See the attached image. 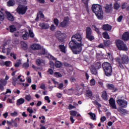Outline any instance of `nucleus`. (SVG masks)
<instances>
[{
    "label": "nucleus",
    "mask_w": 129,
    "mask_h": 129,
    "mask_svg": "<svg viewBox=\"0 0 129 129\" xmlns=\"http://www.w3.org/2000/svg\"><path fill=\"white\" fill-rule=\"evenodd\" d=\"M74 54H80L81 52V35L76 34L72 37V41L69 44Z\"/></svg>",
    "instance_id": "nucleus-1"
},
{
    "label": "nucleus",
    "mask_w": 129,
    "mask_h": 129,
    "mask_svg": "<svg viewBox=\"0 0 129 129\" xmlns=\"http://www.w3.org/2000/svg\"><path fill=\"white\" fill-rule=\"evenodd\" d=\"M92 10L97 19L99 20H102L103 19V11H102V7L100 5L95 4L92 6Z\"/></svg>",
    "instance_id": "nucleus-2"
},
{
    "label": "nucleus",
    "mask_w": 129,
    "mask_h": 129,
    "mask_svg": "<svg viewBox=\"0 0 129 129\" xmlns=\"http://www.w3.org/2000/svg\"><path fill=\"white\" fill-rule=\"evenodd\" d=\"M102 67L106 76H111L112 74V67L111 64L107 62H105L102 64Z\"/></svg>",
    "instance_id": "nucleus-3"
},
{
    "label": "nucleus",
    "mask_w": 129,
    "mask_h": 129,
    "mask_svg": "<svg viewBox=\"0 0 129 129\" xmlns=\"http://www.w3.org/2000/svg\"><path fill=\"white\" fill-rule=\"evenodd\" d=\"M115 45L118 50L119 51H128V48L124 42L123 41L121 40L120 39H116L115 40Z\"/></svg>",
    "instance_id": "nucleus-4"
},
{
    "label": "nucleus",
    "mask_w": 129,
    "mask_h": 129,
    "mask_svg": "<svg viewBox=\"0 0 129 129\" xmlns=\"http://www.w3.org/2000/svg\"><path fill=\"white\" fill-rule=\"evenodd\" d=\"M102 66H101V62L100 61H97L93 64H92L90 67V70L91 74L93 75H97V70H99V69L101 68Z\"/></svg>",
    "instance_id": "nucleus-5"
},
{
    "label": "nucleus",
    "mask_w": 129,
    "mask_h": 129,
    "mask_svg": "<svg viewBox=\"0 0 129 129\" xmlns=\"http://www.w3.org/2000/svg\"><path fill=\"white\" fill-rule=\"evenodd\" d=\"M86 38L89 41H93L95 38L93 35H92V30L90 27H88L86 29Z\"/></svg>",
    "instance_id": "nucleus-6"
},
{
    "label": "nucleus",
    "mask_w": 129,
    "mask_h": 129,
    "mask_svg": "<svg viewBox=\"0 0 129 129\" xmlns=\"http://www.w3.org/2000/svg\"><path fill=\"white\" fill-rule=\"evenodd\" d=\"M116 102L117 104H118V105L121 107L125 108V107L127 106V101L124 99H119L116 100Z\"/></svg>",
    "instance_id": "nucleus-7"
},
{
    "label": "nucleus",
    "mask_w": 129,
    "mask_h": 129,
    "mask_svg": "<svg viewBox=\"0 0 129 129\" xmlns=\"http://www.w3.org/2000/svg\"><path fill=\"white\" fill-rule=\"evenodd\" d=\"M27 6H23V5H19L18 8H17V12L19 14H21L22 15H24L26 14V12H27Z\"/></svg>",
    "instance_id": "nucleus-8"
},
{
    "label": "nucleus",
    "mask_w": 129,
    "mask_h": 129,
    "mask_svg": "<svg viewBox=\"0 0 129 129\" xmlns=\"http://www.w3.org/2000/svg\"><path fill=\"white\" fill-rule=\"evenodd\" d=\"M55 36L59 42H63L65 39V34L61 33V31H56L55 32Z\"/></svg>",
    "instance_id": "nucleus-9"
},
{
    "label": "nucleus",
    "mask_w": 129,
    "mask_h": 129,
    "mask_svg": "<svg viewBox=\"0 0 129 129\" xmlns=\"http://www.w3.org/2000/svg\"><path fill=\"white\" fill-rule=\"evenodd\" d=\"M42 50V52L41 53V55H44L46 58L50 59L51 60H53L54 61H56V60H57V58L54 57V56L50 54V53L47 52L45 49L43 48Z\"/></svg>",
    "instance_id": "nucleus-10"
},
{
    "label": "nucleus",
    "mask_w": 129,
    "mask_h": 129,
    "mask_svg": "<svg viewBox=\"0 0 129 129\" xmlns=\"http://www.w3.org/2000/svg\"><path fill=\"white\" fill-rule=\"evenodd\" d=\"M106 86L109 90H112V92H117L118 91V88L115 87L114 85L112 84H107Z\"/></svg>",
    "instance_id": "nucleus-11"
},
{
    "label": "nucleus",
    "mask_w": 129,
    "mask_h": 129,
    "mask_svg": "<svg viewBox=\"0 0 129 129\" xmlns=\"http://www.w3.org/2000/svg\"><path fill=\"white\" fill-rule=\"evenodd\" d=\"M120 58L122 62V64H128L129 59L128 56L126 54H122L120 55Z\"/></svg>",
    "instance_id": "nucleus-12"
},
{
    "label": "nucleus",
    "mask_w": 129,
    "mask_h": 129,
    "mask_svg": "<svg viewBox=\"0 0 129 129\" xmlns=\"http://www.w3.org/2000/svg\"><path fill=\"white\" fill-rule=\"evenodd\" d=\"M109 103L111 106V107L113 108V109H117V108L116 107V105L115 104V100L113 98H110L109 100Z\"/></svg>",
    "instance_id": "nucleus-13"
},
{
    "label": "nucleus",
    "mask_w": 129,
    "mask_h": 129,
    "mask_svg": "<svg viewBox=\"0 0 129 129\" xmlns=\"http://www.w3.org/2000/svg\"><path fill=\"white\" fill-rule=\"evenodd\" d=\"M7 83H8V82L6 81L5 79H1L0 80V89L2 91L4 90L5 88H4V86H6L7 85Z\"/></svg>",
    "instance_id": "nucleus-14"
},
{
    "label": "nucleus",
    "mask_w": 129,
    "mask_h": 129,
    "mask_svg": "<svg viewBox=\"0 0 129 129\" xmlns=\"http://www.w3.org/2000/svg\"><path fill=\"white\" fill-rule=\"evenodd\" d=\"M102 29L103 31H108V32H110L111 31V29H112V26L109 24H104L102 26Z\"/></svg>",
    "instance_id": "nucleus-15"
},
{
    "label": "nucleus",
    "mask_w": 129,
    "mask_h": 129,
    "mask_svg": "<svg viewBox=\"0 0 129 129\" xmlns=\"http://www.w3.org/2000/svg\"><path fill=\"white\" fill-rule=\"evenodd\" d=\"M68 22H69V18L68 17H64L63 22L60 24V27H66L67 24H68Z\"/></svg>",
    "instance_id": "nucleus-16"
},
{
    "label": "nucleus",
    "mask_w": 129,
    "mask_h": 129,
    "mask_svg": "<svg viewBox=\"0 0 129 129\" xmlns=\"http://www.w3.org/2000/svg\"><path fill=\"white\" fill-rule=\"evenodd\" d=\"M30 47L32 50H40L42 48V46L40 44L34 43L31 45Z\"/></svg>",
    "instance_id": "nucleus-17"
},
{
    "label": "nucleus",
    "mask_w": 129,
    "mask_h": 129,
    "mask_svg": "<svg viewBox=\"0 0 129 129\" xmlns=\"http://www.w3.org/2000/svg\"><path fill=\"white\" fill-rule=\"evenodd\" d=\"M115 61L119 64V67L121 68V69H123L124 68V67H123V65L122 64V62L121 61V59L119 57H116L115 58Z\"/></svg>",
    "instance_id": "nucleus-18"
},
{
    "label": "nucleus",
    "mask_w": 129,
    "mask_h": 129,
    "mask_svg": "<svg viewBox=\"0 0 129 129\" xmlns=\"http://www.w3.org/2000/svg\"><path fill=\"white\" fill-rule=\"evenodd\" d=\"M105 12L108 14H110V13H112V6L109 5H106L105 7Z\"/></svg>",
    "instance_id": "nucleus-19"
},
{
    "label": "nucleus",
    "mask_w": 129,
    "mask_h": 129,
    "mask_svg": "<svg viewBox=\"0 0 129 129\" xmlns=\"http://www.w3.org/2000/svg\"><path fill=\"white\" fill-rule=\"evenodd\" d=\"M82 3L84 4V8H85L87 13H89V8L88 7V3H89V0H82Z\"/></svg>",
    "instance_id": "nucleus-20"
},
{
    "label": "nucleus",
    "mask_w": 129,
    "mask_h": 129,
    "mask_svg": "<svg viewBox=\"0 0 129 129\" xmlns=\"http://www.w3.org/2000/svg\"><path fill=\"white\" fill-rule=\"evenodd\" d=\"M122 39L123 41H128L129 40V32H125L122 36Z\"/></svg>",
    "instance_id": "nucleus-21"
},
{
    "label": "nucleus",
    "mask_w": 129,
    "mask_h": 129,
    "mask_svg": "<svg viewBox=\"0 0 129 129\" xmlns=\"http://www.w3.org/2000/svg\"><path fill=\"white\" fill-rule=\"evenodd\" d=\"M5 13L6 14L7 18L9 21H14V16H13V15H12L10 12L7 11Z\"/></svg>",
    "instance_id": "nucleus-22"
},
{
    "label": "nucleus",
    "mask_w": 129,
    "mask_h": 129,
    "mask_svg": "<svg viewBox=\"0 0 129 129\" xmlns=\"http://www.w3.org/2000/svg\"><path fill=\"white\" fill-rule=\"evenodd\" d=\"M101 97L102 99L105 100V101H107V100H108V98H107V92H106V91H103L102 92Z\"/></svg>",
    "instance_id": "nucleus-23"
},
{
    "label": "nucleus",
    "mask_w": 129,
    "mask_h": 129,
    "mask_svg": "<svg viewBox=\"0 0 129 129\" xmlns=\"http://www.w3.org/2000/svg\"><path fill=\"white\" fill-rule=\"evenodd\" d=\"M39 27H41L42 29H49V26L47 23H40L39 24Z\"/></svg>",
    "instance_id": "nucleus-24"
},
{
    "label": "nucleus",
    "mask_w": 129,
    "mask_h": 129,
    "mask_svg": "<svg viewBox=\"0 0 129 129\" xmlns=\"http://www.w3.org/2000/svg\"><path fill=\"white\" fill-rule=\"evenodd\" d=\"M89 115L90 116V118L92 119V120H96V115L94 113L89 112L88 113Z\"/></svg>",
    "instance_id": "nucleus-25"
},
{
    "label": "nucleus",
    "mask_w": 129,
    "mask_h": 129,
    "mask_svg": "<svg viewBox=\"0 0 129 129\" xmlns=\"http://www.w3.org/2000/svg\"><path fill=\"white\" fill-rule=\"evenodd\" d=\"M86 95H87V96H88V97H92L93 95L92 94V91L90 90V89H89V88H87L86 90Z\"/></svg>",
    "instance_id": "nucleus-26"
},
{
    "label": "nucleus",
    "mask_w": 129,
    "mask_h": 129,
    "mask_svg": "<svg viewBox=\"0 0 129 129\" xmlns=\"http://www.w3.org/2000/svg\"><path fill=\"white\" fill-rule=\"evenodd\" d=\"M25 102V99L24 98H20L18 99L17 101V105H21Z\"/></svg>",
    "instance_id": "nucleus-27"
},
{
    "label": "nucleus",
    "mask_w": 129,
    "mask_h": 129,
    "mask_svg": "<svg viewBox=\"0 0 129 129\" xmlns=\"http://www.w3.org/2000/svg\"><path fill=\"white\" fill-rule=\"evenodd\" d=\"M21 48H22L23 50H27V49H28V45L26 42L22 41L21 42Z\"/></svg>",
    "instance_id": "nucleus-28"
},
{
    "label": "nucleus",
    "mask_w": 129,
    "mask_h": 129,
    "mask_svg": "<svg viewBox=\"0 0 129 129\" xmlns=\"http://www.w3.org/2000/svg\"><path fill=\"white\" fill-rule=\"evenodd\" d=\"M102 35L104 39H107L108 40H109V39H110V37H109L108 33L107 31L103 32Z\"/></svg>",
    "instance_id": "nucleus-29"
},
{
    "label": "nucleus",
    "mask_w": 129,
    "mask_h": 129,
    "mask_svg": "<svg viewBox=\"0 0 129 129\" xmlns=\"http://www.w3.org/2000/svg\"><path fill=\"white\" fill-rule=\"evenodd\" d=\"M9 29L10 30V32L11 33H14V32H16V31H17V28H16V26H15V25L10 26Z\"/></svg>",
    "instance_id": "nucleus-30"
},
{
    "label": "nucleus",
    "mask_w": 129,
    "mask_h": 129,
    "mask_svg": "<svg viewBox=\"0 0 129 129\" xmlns=\"http://www.w3.org/2000/svg\"><path fill=\"white\" fill-rule=\"evenodd\" d=\"M104 45L106 47H109V45L111 44L110 40H103Z\"/></svg>",
    "instance_id": "nucleus-31"
},
{
    "label": "nucleus",
    "mask_w": 129,
    "mask_h": 129,
    "mask_svg": "<svg viewBox=\"0 0 129 129\" xmlns=\"http://www.w3.org/2000/svg\"><path fill=\"white\" fill-rule=\"evenodd\" d=\"M36 63L37 65H38V66H40L41 64H44V63H45V61L43 59H36Z\"/></svg>",
    "instance_id": "nucleus-32"
},
{
    "label": "nucleus",
    "mask_w": 129,
    "mask_h": 129,
    "mask_svg": "<svg viewBox=\"0 0 129 129\" xmlns=\"http://www.w3.org/2000/svg\"><path fill=\"white\" fill-rule=\"evenodd\" d=\"M15 4H16L15 0H10L7 3L8 7H13L15 6Z\"/></svg>",
    "instance_id": "nucleus-33"
},
{
    "label": "nucleus",
    "mask_w": 129,
    "mask_h": 129,
    "mask_svg": "<svg viewBox=\"0 0 129 129\" xmlns=\"http://www.w3.org/2000/svg\"><path fill=\"white\" fill-rule=\"evenodd\" d=\"M22 38L24 40H28L29 39V34L27 32H25L23 35H22Z\"/></svg>",
    "instance_id": "nucleus-34"
},
{
    "label": "nucleus",
    "mask_w": 129,
    "mask_h": 129,
    "mask_svg": "<svg viewBox=\"0 0 129 129\" xmlns=\"http://www.w3.org/2000/svg\"><path fill=\"white\" fill-rule=\"evenodd\" d=\"M59 48L60 49V51L62 52V53H66V47L63 45H61L59 46Z\"/></svg>",
    "instance_id": "nucleus-35"
},
{
    "label": "nucleus",
    "mask_w": 129,
    "mask_h": 129,
    "mask_svg": "<svg viewBox=\"0 0 129 129\" xmlns=\"http://www.w3.org/2000/svg\"><path fill=\"white\" fill-rule=\"evenodd\" d=\"M55 66L56 67V68H60V67L62 66L61 61L58 60L56 61L55 62Z\"/></svg>",
    "instance_id": "nucleus-36"
},
{
    "label": "nucleus",
    "mask_w": 129,
    "mask_h": 129,
    "mask_svg": "<svg viewBox=\"0 0 129 129\" xmlns=\"http://www.w3.org/2000/svg\"><path fill=\"white\" fill-rule=\"evenodd\" d=\"M18 4H21V5H27V1L26 0H16Z\"/></svg>",
    "instance_id": "nucleus-37"
},
{
    "label": "nucleus",
    "mask_w": 129,
    "mask_h": 129,
    "mask_svg": "<svg viewBox=\"0 0 129 129\" xmlns=\"http://www.w3.org/2000/svg\"><path fill=\"white\" fill-rule=\"evenodd\" d=\"M93 103L95 105H97V106L98 107V110H100V109L99 108V107H101V104H99L98 101H97V100H95L93 101Z\"/></svg>",
    "instance_id": "nucleus-38"
},
{
    "label": "nucleus",
    "mask_w": 129,
    "mask_h": 129,
    "mask_svg": "<svg viewBox=\"0 0 129 129\" xmlns=\"http://www.w3.org/2000/svg\"><path fill=\"white\" fill-rule=\"evenodd\" d=\"M92 27H94V29L95 32L98 34V35H100V30L95 25H92Z\"/></svg>",
    "instance_id": "nucleus-39"
},
{
    "label": "nucleus",
    "mask_w": 129,
    "mask_h": 129,
    "mask_svg": "<svg viewBox=\"0 0 129 129\" xmlns=\"http://www.w3.org/2000/svg\"><path fill=\"white\" fill-rule=\"evenodd\" d=\"M119 112H120V113H121L122 114H123V113H126V109H123L122 108H120L119 110H118Z\"/></svg>",
    "instance_id": "nucleus-40"
},
{
    "label": "nucleus",
    "mask_w": 129,
    "mask_h": 129,
    "mask_svg": "<svg viewBox=\"0 0 129 129\" xmlns=\"http://www.w3.org/2000/svg\"><path fill=\"white\" fill-rule=\"evenodd\" d=\"M71 115L72 116H76L77 115V112L74 110H72L70 111Z\"/></svg>",
    "instance_id": "nucleus-41"
},
{
    "label": "nucleus",
    "mask_w": 129,
    "mask_h": 129,
    "mask_svg": "<svg viewBox=\"0 0 129 129\" xmlns=\"http://www.w3.org/2000/svg\"><path fill=\"white\" fill-rule=\"evenodd\" d=\"M25 99L26 100H27V101H30L31 99H32V97H31L30 95H26L25 97Z\"/></svg>",
    "instance_id": "nucleus-42"
},
{
    "label": "nucleus",
    "mask_w": 129,
    "mask_h": 129,
    "mask_svg": "<svg viewBox=\"0 0 129 129\" xmlns=\"http://www.w3.org/2000/svg\"><path fill=\"white\" fill-rule=\"evenodd\" d=\"M0 20L1 21H4L5 20V15L2 11H0Z\"/></svg>",
    "instance_id": "nucleus-43"
},
{
    "label": "nucleus",
    "mask_w": 129,
    "mask_h": 129,
    "mask_svg": "<svg viewBox=\"0 0 129 129\" xmlns=\"http://www.w3.org/2000/svg\"><path fill=\"white\" fill-rule=\"evenodd\" d=\"M17 81H18V79L17 78H13V82H12V84L14 86H16L17 84Z\"/></svg>",
    "instance_id": "nucleus-44"
},
{
    "label": "nucleus",
    "mask_w": 129,
    "mask_h": 129,
    "mask_svg": "<svg viewBox=\"0 0 129 129\" xmlns=\"http://www.w3.org/2000/svg\"><path fill=\"white\" fill-rule=\"evenodd\" d=\"M90 84L91 86L95 85V80L94 79H92L90 81Z\"/></svg>",
    "instance_id": "nucleus-45"
},
{
    "label": "nucleus",
    "mask_w": 129,
    "mask_h": 129,
    "mask_svg": "<svg viewBox=\"0 0 129 129\" xmlns=\"http://www.w3.org/2000/svg\"><path fill=\"white\" fill-rule=\"evenodd\" d=\"M119 8H120V6H119V4H118V3L114 4V9L115 10H118Z\"/></svg>",
    "instance_id": "nucleus-46"
},
{
    "label": "nucleus",
    "mask_w": 129,
    "mask_h": 129,
    "mask_svg": "<svg viewBox=\"0 0 129 129\" xmlns=\"http://www.w3.org/2000/svg\"><path fill=\"white\" fill-rule=\"evenodd\" d=\"M22 64V61L19 60L17 61V62L15 64V67H19Z\"/></svg>",
    "instance_id": "nucleus-47"
},
{
    "label": "nucleus",
    "mask_w": 129,
    "mask_h": 129,
    "mask_svg": "<svg viewBox=\"0 0 129 129\" xmlns=\"http://www.w3.org/2000/svg\"><path fill=\"white\" fill-rule=\"evenodd\" d=\"M73 92H74V90H73V89H69L68 90V93L69 95H71L73 94Z\"/></svg>",
    "instance_id": "nucleus-48"
},
{
    "label": "nucleus",
    "mask_w": 129,
    "mask_h": 129,
    "mask_svg": "<svg viewBox=\"0 0 129 129\" xmlns=\"http://www.w3.org/2000/svg\"><path fill=\"white\" fill-rule=\"evenodd\" d=\"M23 67L27 69V68H29V67H30V64L28 62H25L23 64Z\"/></svg>",
    "instance_id": "nucleus-49"
},
{
    "label": "nucleus",
    "mask_w": 129,
    "mask_h": 129,
    "mask_svg": "<svg viewBox=\"0 0 129 129\" xmlns=\"http://www.w3.org/2000/svg\"><path fill=\"white\" fill-rule=\"evenodd\" d=\"M29 34L30 38H34V33H33V31L31 30H29Z\"/></svg>",
    "instance_id": "nucleus-50"
},
{
    "label": "nucleus",
    "mask_w": 129,
    "mask_h": 129,
    "mask_svg": "<svg viewBox=\"0 0 129 129\" xmlns=\"http://www.w3.org/2000/svg\"><path fill=\"white\" fill-rule=\"evenodd\" d=\"M55 77H62V75L60 74V73L55 72L54 73Z\"/></svg>",
    "instance_id": "nucleus-51"
},
{
    "label": "nucleus",
    "mask_w": 129,
    "mask_h": 129,
    "mask_svg": "<svg viewBox=\"0 0 129 129\" xmlns=\"http://www.w3.org/2000/svg\"><path fill=\"white\" fill-rule=\"evenodd\" d=\"M123 18V16H122V15H120V16L117 19V22H118V23H120V22H121V21H122Z\"/></svg>",
    "instance_id": "nucleus-52"
},
{
    "label": "nucleus",
    "mask_w": 129,
    "mask_h": 129,
    "mask_svg": "<svg viewBox=\"0 0 129 129\" xmlns=\"http://www.w3.org/2000/svg\"><path fill=\"white\" fill-rule=\"evenodd\" d=\"M53 22H54V24L56 25V26H58V25H59V20H58L57 18H55L54 19Z\"/></svg>",
    "instance_id": "nucleus-53"
},
{
    "label": "nucleus",
    "mask_w": 129,
    "mask_h": 129,
    "mask_svg": "<svg viewBox=\"0 0 129 129\" xmlns=\"http://www.w3.org/2000/svg\"><path fill=\"white\" fill-rule=\"evenodd\" d=\"M10 56H11V57H13V58L16 60L17 59V54L14 53H11L10 54Z\"/></svg>",
    "instance_id": "nucleus-54"
},
{
    "label": "nucleus",
    "mask_w": 129,
    "mask_h": 129,
    "mask_svg": "<svg viewBox=\"0 0 129 129\" xmlns=\"http://www.w3.org/2000/svg\"><path fill=\"white\" fill-rule=\"evenodd\" d=\"M106 120V117L105 116H102L100 118L101 122H104Z\"/></svg>",
    "instance_id": "nucleus-55"
},
{
    "label": "nucleus",
    "mask_w": 129,
    "mask_h": 129,
    "mask_svg": "<svg viewBox=\"0 0 129 129\" xmlns=\"http://www.w3.org/2000/svg\"><path fill=\"white\" fill-rule=\"evenodd\" d=\"M40 88L43 89V90H45V89H46V86H45V84H44L43 83L41 84Z\"/></svg>",
    "instance_id": "nucleus-56"
},
{
    "label": "nucleus",
    "mask_w": 129,
    "mask_h": 129,
    "mask_svg": "<svg viewBox=\"0 0 129 129\" xmlns=\"http://www.w3.org/2000/svg\"><path fill=\"white\" fill-rule=\"evenodd\" d=\"M74 108H76V107L75 106L72 105L71 104H69V109L71 110V109H74Z\"/></svg>",
    "instance_id": "nucleus-57"
},
{
    "label": "nucleus",
    "mask_w": 129,
    "mask_h": 129,
    "mask_svg": "<svg viewBox=\"0 0 129 129\" xmlns=\"http://www.w3.org/2000/svg\"><path fill=\"white\" fill-rule=\"evenodd\" d=\"M50 29L51 31H54L55 30H56V27H55L54 24H52L50 26Z\"/></svg>",
    "instance_id": "nucleus-58"
},
{
    "label": "nucleus",
    "mask_w": 129,
    "mask_h": 129,
    "mask_svg": "<svg viewBox=\"0 0 129 129\" xmlns=\"http://www.w3.org/2000/svg\"><path fill=\"white\" fill-rule=\"evenodd\" d=\"M10 115H11V116H17V115H18V112L15 111V112H13V113H11L10 114Z\"/></svg>",
    "instance_id": "nucleus-59"
},
{
    "label": "nucleus",
    "mask_w": 129,
    "mask_h": 129,
    "mask_svg": "<svg viewBox=\"0 0 129 129\" xmlns=\"http://www.w3.org/2000/svg\"><path fill=\"white\" fill-rule=\"evenodd\" d=\"M63 86H64V85L63 84V83L59 84L58 88V89L61 90V89H62V88H63Z\"/></svg>",
    "instance_id": "nucleus-60"
},
{
    "label": "nucleus",
    "mask_w": 129,
    "mask_h": 129,
    "mask_svg": "<svg viewBox=\"0 0 129 129\" xmlns=\"http://www.w3.org/2000/svg\"><path fill=\"white\" fill-rule=\"evenodd\" d=\"M96 57H97V59L100 60V59H101V54L96 53Z\"/></svg>",
    "instance_id": "nucleus-61"
},
{
    "label": "nucleus",
    "mask_w": 129,
    "mask_h": 129,
    "mask_svg": "<svg viewBox=\"0 0 129 129\" xmlns=\"http://www.w3.org/2000/svg\"><path fill=\"white\" fill-rule=\"evenodd\" d=\"M27 111L29 112V113H33L34 112V111L32 109H31L30 108H28L27 109Z\"/></svg>",
    "instance_id": "nucleus-62"
},
{
    "label": "nucleus",
    "mask_w": 129,
    "mask_h": 129,
    "mask_svg": "<svg viewBox=\"0 0 129 129\" xmlns=\"http://www.w3.org/2000/svg\"><path fill=\"white\" fill-rule=\"evenodd\" d=\"M49 64L50 65V68H52V69L54 68V62H53V61H50L49 62Z\"/></svg>",
    "instance_id": "nucleus-63"
},
{
    "label": "nucleus",
    "mask_w": 129,
    "mask_h": 129,
    "mask_svg": "<svg viewBox=\"0 0 129 129\" xmlns=\"http://www.w3.org/2000/svg\"><path fill=\"white\" fill-rule=\"evenodd\" d=\"M10 64H11V61H5V65L7 67H9L10 66Z\"/></svg>",
    "instance_id": "nucleus-64"
}]
</instances>
